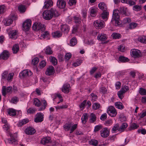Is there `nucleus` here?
<instances>
[{
    "label": "nucleus",
    "mask_w": 146,
    "mask_h": 146,
    "mask_svg": "<svg viewBox=\"0 0 146 146\" xmlns=\"http://www.w3.org/2000/svg\"><path fill=\"white\" fill-rule=\"evenodd\" d=\"M9 135L11 138L9 139H7V141L10 144H14L16 141V138L17 136V133H14L13 134L10 133Z\"/></svg>",
    "instance_id": "nucleus-9"
},
{
    "label": "nucleus",
    "mask_w": 146,
    "mask_h": 146,
    "mask_svg": "<svg viewBox=\"0 0 146 146\" xmlns=\"http://www.w3.org/2000/svg\"><path fill=\"white\" fill-rule=\"evenodd\" d=\"M116 107L119 109H122L124 108V106L120 102H117L115 103Z\"/></svg>",
    "instance_id": "nucleus-35"
},
{
    "label": "nucleus",
    "mask_w": 146,
    "mask_h": 146,
    "mask_svg": "<svg viewBox=\"0 0 146 146\" xmlns=\"http://www.w3.org/2000/svg\"><path fill=\"white\" fill-rule=\"evenodd\" d=\"M4 22L5 25L9 26L12 23L13 21L11 19H10L8 17L5 19V20H4Z\"/></svg>",
    "instance_id": "nucleus-38"
},
{
    "label": "nucleus",
    "mask_w": 146,
    "mask_h": 146,
    "mask_svg": "<svg viewBox=\"0 0 146 146\" xmlns=\"http://www.w3.org/2000/svg\"><path fill=\"white\" fill-rule=\"evenodd\" d=\"M42 17L44 19L46 20H50L52 17L49 10L45 11L43 13Z\"/></svg>",
    "instance_id": "nucleus-10"
},
{
    "label": "nucleus",
    "mask_w": 146,
    "mask_h": 146,
    "mask_svg": "<svg viewBox=\"0 0 146 146\" xmlns=\"http://www.w3.org/2000/svg\"><path fill=\"white\" fill-rule=\"evenodd\" d=\"M133 9L136 11H139L141 10V6L138 5H135L133 7Z\"/></svg>",
    "instance_id": "nucleus-52"
},
{
    "label": "nucleus",
    "mask_w": 146,
    "mask_h": 146,
    "mask_svg": "<svg viewBox=\"0 0 146 146\" xmlns=\"http://www.w3.org/2000/svg\"><path fill=\"white\" fill-rule=\"evenodd\" d=\"M89 121L91 123H94L96 120V116L93 113H91L89 116Z\"/></svg>",
    "instance_id": "nucleus-27"
},
{
    "label": "nucleus",
    "mask_w": 146,
    "mask_h": 146,
    "mask_svg": "<svg viewBox=\"0 0 146 146\" xmlns=\"http://www.w3.org/2000/svg\"><path fill=\"white\" fill-rule=\"evenodd\" d=\"M18 10L20 13H23L26 11V9L25 6L21 5L19 6Z\"/></svg>",
    "instance_id": "nucleus-33"
},
{
    "label": "nucleus",
    "mask_w": 146,
    "mask_h": 146,
    "mask_svg": "<svg viewBox=\"0 0 146 146\" xmlns=\"http://www.w3.org/2000/svg\"><path fill=\"white\" fill-rule=\"evenodd\" d=\"M77 124H74L72 125V127L70 129V133H72V132H73L77 128Z\"/></svg>",
    "instance_id": "nucleus-56"
},
{
    "label": "nucleus",
    "mask_w": 146,
    "mask_h": 146,
    "mask_svg": "<svg viewBox=\"0 0 146 146\" xmlns=\"http://www.w3.org/2000/svg\"><path fill=\"white\" fill-rule=\"evenodd\" d=\"M51 142V138L49 137H46L43 138L41 140L40 143L43 145L49 143Z\"/></svg>",
    "instance_id": "nucleus-25"
},
{
    "label": "nucleus",
    "mask_w": 146,
    "mask_h": 146,
    "mask_svg": "<svg viewBox=\"0 0 146 146\" xmlns=\"http://www.w3.org/2000/svg\"><path fill=\"white\" fill-rule=\"evenodd\" d=\"M31 25V21L30 19L26 20L23 23V29L25 31H28Z\"/></svg>",
    "instance_id": "nucleus-7"
},
{
    "label": "nucleus",
    "mask_w": 146,
    "mask_h": 146,
    "mask_svg": "<svg viewBox=\"0 0 146 146\" xmlns=\"http://www.w3.org/2000/svg\"><path fill=\"white\" fill-rule=\"evenodd\" d=\"M107 113L109 115L112 117H115L117 113L115 108L113 106L108 107L107 110Z\"/></svg>",
    "instance_id": "nucleus-6"
},
{
    "label": "nucleus",
    "mask_w": 146,
    "mask_h": 146,
    "mask_svg": "<svg viewBox=\"0 0 146 146\" xmlns=\"http://www.w3.org/2000/svg\"><path fill=\"white\" fill-rule=\"evenodd\" d=\"M117 130L120 131L119 125L118 124H116L113 126L111 129V131L113 133H115L116 132Z\"/></svg>",
    "instance_id": "nucleus-31"
},
{
    "label": "nucleus",
    "mask_w": 146,
    "mask_h": 146,
    "mask_svg": "<svg viewBox=\"0 0 146 146\" xmlns=\"http://www.w3.org/2000/svg\"><path fill=\"white\" fill-rule=\"evenodd\" d=\"M119 10L117 9L113 10V12L111 22L116 26H118L120 24L119 22L120 16L119 14Z\"/></svg>",
    "instance_id": "nucleus-1"
},
{
    "label": "nucleus",
    "mask_w": 146,
    "mask_h": 146,
    "mask_svg": "<svg viewBox=\"0 0 146 146\" xmlns=\"http://www.w3.org/2000/svg\"><path fill=\"white\" fill-rule=\"evenodd\" d=\"M138 40L141 43H146V36H142L139 37L138 38Z\"/></svg>",
    "instance_id": "nucleus-36"
},
{
    "label": "nucleus",
    "mask_w": 146,
    "mask_h": 146,
    "mask_svg": "<svg viewBox=\"0 0 146 146\" xmlns=\"http://www.w3.org/2000/svg\"><path fill=\"white\" fill-rule=\"evenodd\" d=\"M76 3V0H69L68 2V4L70 6L75 5Z\"/></svg>",
    "instance_id": "nucleus-64"
},
{
    "label": "nucleus",
    "mask_w": 146,
    "mask_h": 146,
    "mask_svg": "<svg viewBox=\"0 0 146 146\" xmlns=\"http://www.w3.org/2000/svg\"><path fill=\"white\" fill-rule=\"evenodd\" d=\"M61 30L65 33H67L69 31V28L68 25L65 24L61 26Z\"/></svg>",
    "instance_id": "nucleus-29"
},
{
    "label": "nucleus",
    "mask_w": 146,
    "mask_h": 146,
    "mask_svg": "<svg viewBox=\"0 0 146 146\" xmlns=\"http://www.w3.org/2000/svg\"><path fill=\"white\" fill-rule=\"evenodd\" d=\"M62 34L60 31H57L52 33L53 37L55 38H59L62 36Z\"/></svg>",
    "instance_id": "nucleus-32"
},
{
    "label": "nucleus",
    "mask_w": 146,
    "mask_h": 146,
    "mask_svg": "<svg viewBox=\"0 0 146 146\" xmlns=\"http://www.w3.org/2000/svg\"><path fill=\"white\" fill-rule=\"evenodd\" d=\"M138 24L137 23L132 22L130 23L129 25L128 28L132 29L135 28L137 26Z\"/></svg>",
    "instance_id": "nucleus-43"
},
{
    "label": "nucleus",
    "mask_w": 146,
    "mask_h": 146,
    "mask_svg": "<svg viewBox=\"0 0 146 146\" xmlns=\"http://www.w3.org/2000/svg\"><path fill=\"white\" fill-rule=\"evenodd\" d=\"M45 53L48 54H50L52 53L53 52L51 49V48L49 47H47L46 49L45 50Z\"/></svg>",
    "instance_id": "nucleus-51"
},
{
    "label": "nucleus",
    "mask_w": 146,
    "mask_h": 146,
    "mask_svg": "<svg viewBox=\"0 0 146 146\" xmlns=\"http://www.w3.org/2000/svg\"><path fill=\"white\" fill-rule=\"evenodd\" d=\"M127 124L126 123H122L121 126L120 127H119L120 132H122L127 127Z\"/></svg>",
    "instance_id": "nucleus-40"
},
{
    "label": "nucleus",
    "mask_w": 146,
    "mask_h": 146,
    "mask_svg": "<svg viewBox=\"0 0 146 146\" xmlns=\"http://www.w3.org/2000/svg\"><path fill=\"white\" fill-rule=\"evenodd\" d=\"M98 141L96 140L92 139L89 141V144L94 146H97L98 144Z\"/></svg>",
    "instance_id": "nucleus-46"
},
{
    "label": "nucleus",
    "mask_w": 146,
    "mask_h": 146,
    "mask_svg": "<svg viewBox=\"0 0 146 146\" xmlns=\"http://www.w3.org/2000/svg\"><path fill=\"white\" fill-rule=\"evenodd\" d=\"M9 37L14 39H15L17 38V32L15 30L11 31H10L9 33Z\"/></svg>",
    "instance_id": "nucleus-23"
},
{
    "label": "nucleus",
    "mask_w": 146,
    "mask_h": 146,
    "mask_svg": "<svg viewBox=\"0 0 146 146\" xmlns=\"http://www.w3.org/2000/svg\"><path fill=\"white\" fill-rule=\"evenodd\" d=\"M12 91V87L9 86L6 88L5 86H3L2 87V93L3 95L5 96L6 93L11 92Z\"/></svg>",
    "instance_id": "nucleus-11"
},
{
    "label": "nucleus",
    "mask_w": 146,
    "mask_h": 146,
    "mask_svg": "<svg viewBox=\"0 0 146 146\" xmlns=\"http://www.w3.org/2000/svg\"><path fill=\"white\" fill-rule=\"evenodd\" d=\"M139 92L141 95H146V90L143 88H140Z\"/></svg>",
    "instance_id": "nucleus-57"
},
{
    "label": "nucleus",
    "mask_w": 146,
    "mask_h": 146,
    "mask_svg": "<svg viewBox=\"0 0 146 146\" xmlns=\"http://www.w3.org/2000/svg\"><path fill=\"white\" fill-rule=\"evenodd\" d=\"M100 104L98 103H94L92 105V108L94 110H96L100 108Z\"/></svg>",
    "instance_id": "nucleus-42"
},
{
    "label": "nucleus",
    "mask_w": 146,
    "mask_h": 146,
    "mask_svg": "<svg viewBox=\"0 0 146 146\" xmlns=\"http://www.w3.org/2000/svg\"><path fill=\"white\" fill-rule=\"evenodd\" d=\"M35 110L33 108H29L27 111V113L31 114L35 113Z\"/></svg>",
    "instance_id": "nucleus-61"
},
{
    "label": "nucleus",
    "mask_w": 146,
    "mask_h": 146,
    "mask_svg": "<svg viewBox=\"0 0 146 146\" xmlns=\"http://www.w3.org/2000/svg\"><path fill=\"white\" fill-rule=\"evenodd\" d=\"M130 53L131 56L134 58L138 57L140 56V51L137 49H132L131 50Z\"/></svg>",
    "instance_id": "nucleus-12"
},
{
    "label": "nucleus",
    "mask_w": 146,
    "mask_h": 146,
    "mask_svg": "<svg viewBox=\"0 0 146 146\" xmlns=\"http://www.w3.org/2000/svg\"><path fill=\"white\" fill-rule=\"evenodd\" d=\"M49 36V33L47 31L44 32L41 34V36L44 38H47Z\"/></svg>",
    "instance_id": "nucleus-54"
},
{
    "label": "nucleus",
    "mask_w": 146,
    "mask_h": 146,
    "mask_svg": "<svg viewBox=\"0 0 146 146\" xmlns=\"http://www.w3.org/2000/svg\"><path fill=\"white\" fill-rule=\"evenodd\" d=\"M9 18L10 19H11L13 21V20H16L17 19V15L14 13H12L10 15L9 17Z\"/></svg>",
    "instance_id": "nucleus-55"
},
{
    "label": "nucleus",
    "mask_w": 146,
    "mask_h": 146,
    "mask_svg": "<svg viewBox=\"0 0 146 146\" xmlns=\"http://www.w3.org/2000/svg\"><path fill=\"white\" fill-rule=\"evenodd\" d=\"M98 8L95 7H93L90 8L89 10L90 15L92 17H95L97 14V12L98 11Z\"/></svg>",
    "instance_id": "nucleus-16"
},
{
    "label": "nucleus",
    "mask_w": 146,
    "mask_h": 146,
    "mask_svg": "<svg viewBox=\"0 0 146 146\" xmlns=\"http://www.w3.org/2000/svg\"><path fill=\"white\" fill-rule=\"evenodd\" d=\"M25 132L26 134L31 135L34 134L35 132L36 131L33 128L29 127L25 130Z\"/></svg>",
    "instance_id": "nucleus-17"
},
{
    "label": "nucleus",
    "mask_w": 146,
    "mask_h": 146,
    "mask_svg": "<svg viewBox=\"0 0 146 146\" xmlns=\"http://www.w3.org/2000/svg\"><path fill=\"white\" fill-rule=\"evenodd\" d=\"M74 20L75 23L77 24H80L81 23V18L79 17H74Z\"/></svg>",
    "instance_id": "nucleus-53"
},
{
    "label": "nucleus",
    "mask_w": 146,
    "mask_h": 146,
    "mask_svg": "<svg viewBox=\"0 0 146 146\" xmlns=\"http://www.w3.org/2000/svg\"><path fill=\"white\" fill-rule=\"evenodd\" d=\"M29 122V120L27 119H24L21 121H20L19 122L18 125L21 127L25 124Z\"/></svg>",
    "instance_id": "nucleus-37"
},
{
    "label": "nucleus",
    "mask_w": 146,
    "mask_h": 146,
    "mask_svg": "<svg viewBox=\"0 0 146 146\" xmlns=\"http://www.w3.org/2000/svg\"><path fill=\"white\" fill-rule=\"evenodd\" d=\"M8 113L10 116H14L17 114V111L16 110L12 108H10L7 110Z\"/></svg>",
    "instance_id": "nucleus-30"
},
{
    "label": "nucleus",
    "mask_w": 146,
    "mask_h": 146,
    "mask_svg": "<svg viewBox=\"0 0 146 146\" xmlns=\"http://www.w3.org/2000/svg\"><path fill=\"white\" fill-rule=\"evenodd\" d=\"M113 38L114 39H119L121 37V35L120 34L117 33H113L111 35Z\"/></svg>",
    "instance_id": "nucleus-41"
},
{
    "label": "nucleus",
    "mask_w": 146,
    "mask_h": 146,
    "mask_svg": "<svg viewBox=\"0 0 146 146\" xmlns=\"http://www.w3.org/2000/svg\"><path fill=\"white\" fill-rule=\"evenodd\" d=\"M54 71V67L52 66H50L47 69L46 74L48 76L50 75L53 73Z\"/></svg>",
    "instance_id": "nucleus-21"
},
{
    "label": "nucleus",
    "mask_w": 146,
    "mask_h": 146,
    "mask_svg": "<svg viewBox=\"0 0 146 146\" xmlns=\"http://www.w3.org/2000/svg\"><path fill=\"white\" fill-rule=\"evenodd\" d=\"M44 114L41 112L37 113L35 116L34 121L36 123L41 122L43 121Z\"/></svg>",
    "instance_id": "nucleus-5"
},
{
    "label": "nucleus",
    "mask_w": 146,
    "mask_h": 146,
    "mask_svg": "<svg viewBox=\"0 0 146 146\" xmlns=\"http://www.w3.org/2000/svg\"><path fill=\"white\" fill-rule=\"evenodd\" d=\"M39 61V60L38 58H34L32 61V64L33 65H35L38 64Z\"/></svg>",
    "instance_id": "nucleus-58"
},
{
    "label": "nucleus",
    "mask_w": 146,
    "mask_h": 146,
    "mask_svg": "<svg viewBox=\"0 0 146 146\" xmlns=\"http://www.w3.org/2000/svg\"><path fill=\"white\" fill-rule=\"evenodd\" d=\"M110 131L106 127L100 131V135L102 137L106 138L109 136L110 134Z\"/></svg>",
    "instance_id": "nucleus-8"
},
{
    "label": "nucleus",
    "mask_w": 146,
    "mask_h": 146,
    "mask_svg": "<svg viewBox=\"0 0 146 146\" xmlns=\"http://www.w3.org/2000/svg\"><path fill=\"white\" fill-rule=\"evenodd\" d=\"M90 97L91 98V101L92 102L96 101L98 99L97 95L94 93L90 94Z\"/></svg>",
    "instance_id": "nucleus-50"
},
{
    "label": "nucleus",
    "mask_w": 146,
    "mask_h": 146,
    "mask_svg": "<svg viewBox=\"0 0 146 146\" xmlns=\"http://www.w3.org/2000/svg\"><path fill=\"white\" fill-rule=\"evenodd\" d=\"M107 38V36L106 34L103 33L99 34L97 37V39L101 41H105Z\"/></svg>",
    "instance_id": "nucleus-18"
},
{
    "label": "nucleus",
    "mask_w": 146,
    "mask_h": 146,
    "mask_svg": "<svg viewBox=\"0 0 146 146\" xmlns=\"http://www.w3.org/2000/svg\"><path fill=\"white\" fill-rule=\"evenodd\" d=\"M23 77H26L27 76H30L32 74V72L31 71L27 70H23L21 73Z\"/></svg>",
    "instance_id": "nucleus-26"
},
{
    "label": "nucleus",
    "mask_w": 146,
    "mask_h": 146,
    "mask_svg": "<svg viewBox=\"0 0 146 146\" xmlns=\"http://www.w3.org/2000/svg\"><path fill=\"white\" fill-rule=\"evenodd\" d=\"M70 85L68 83L64 84L62 88V91L65 93H68L69 92Z\"/></svg>",
    "instance_id": "nucleus-15"
},
{
    "label": "nucleus",
    "mask_w": 146,
    "mask_h": 146,
    "mask_svg": "<svg viewBox=\"0 0 146 146\" xmlns=\"http://www.w3.org/2000/svg\"><path fill=\"white\" fill-rule=\"evenodd\" d=\"M109 15V13L108 12L104 11L100 15V16L102 19L107 20L108 18Z\"/></svg>",
    "instance_id": "nucleus-34"
},
{
    "label": "nucleus",
    "mask_w": 146,
    "mask_h": 146,
    "mask_svg": "<svg viewBox=\"0 0 146 146\" xmlns=\"http://www.w3.org/2000/svg\"><path fill=\"white\" fill-rule=\"evenodd\" d=\"M119 60L121 62H128L129 60L127 58L123 56H120L119 58Z\"/></svg>",
    "instance_id": "nucleus-44"
},
{
    "label": "nucleus",
    "mask_w": 146,
    "mask_h": 146,
    "mask_svg": "<svg viewBox=\"0 0 146 146\" xmlns=\"http://www.w3.org/2000/svg\"><path fill=\"white\" fill-rule=\"evenodd\" d=\"M53 5V2L51 0H46L44 5L43 7L44 9H48L49 7H51Z\"/></svg>",
    "instance_id": "nucleus-24"
},
{
    "label": "nucleus",
    "mask_w": 146,
    "mask_h": 146,
    "mask_svg": "<svg viewBox=\"0 0 146 146\" xmlns=\"http://www.w3.org/2000/svg\"><path fill=\"white\" fill-rule=\"evenodd\" d=\"M81 63V61L80 60H79L73 63L72 65L74 67H76L80 65Z\"/></svg>",
    "instance_id": "nucleus-59"
},
{
    "label": "nucleus",
    "mask_w": 146,
    "mask_h": 146,
    "mask_svg": "<svg viewBox=\"0 0 146 146\" xmlns=\"http://www.w3.org/2000/svg\"><path fill=\"white\" fill-rule=\"evenodd\" d=\"M50 60L51 62L54 65H56L57 63V60L54 57L50 56Z\"/></svg>",
    "instance_id": "nucleus-47"
},
{
    "label": "nucleus",
    "mask_w": 146,
    "mask_h": 146,
    "mask_svg": "<svg viewBox=\"0 0 146 146\" xmlns=\"http://www.w3.org/2000/svg\"><path fill=\"white\" fill-rule=\"evenodd\" d=\"M10 54L8 51L5 50L0 54V59L7 60L9 57Z\"/></svg>",
    "instance_id": "nucleus-13"
},
{
    "label": "nucleus",
    "mask_w": 146,
    "mask_h": 146,
    "mask_svg": "<svg viewBox=\"0 0 146 146\" xmlns=\"http://www.w3.org/2000/svg\"><path fill=\"white\" fill-rule=\"evenodd\" d=\"M57 5L59 8L64 9L65 7L66 3L63 0H59L57 2Z\"/></svg>",
    "instance_id": "nucleus-20"
},
{
    "label": "nucleus",
    "mask_w": 146,
    "mask_h": 146,
    "mask_svg": "<svg viewBox=\"0 0 146 146\" xmlns=\"http://www.w3.org/2000/svg\"><path fill=\"white\" fill-rule=\"evenodd\" d=\"M77 43L76 39L75 37H73L70 40V45L71 46H73L75 45Z\"/></svg>",
    "instance_id": "nucleus-39"
},
{
    "label": "nucleus",
    "mask_w": 146,
    "mask_h": 146,
    "mask_svg": "<svg viewBox=\"0 0 146 146\" xmlns=\"http://www.w3.org/2000/svg\"><path fill=\"white\" fill-rule=\"evenodd\" d=\"M138 126L136 123H133L131 125L130 128V130L135 129H137Z\"/></svg>",
    "instance_id": "nucleus-63"
},
{
    "label": "nucleus",
    "mask_w": 146,
    "mask_h": 146,
    "mask_svg": "<svg viewBox=\"0 0 146 146\" xmlns=\"http://www.w3.org/2000/svg\"><path fill=\"white\" fill-rule=\"evenodd\" d=\"M19 50V48L18 44H15L13 46L12 50L14 53H17Z\"/></svg>",
    "instance_id": "nucleus-48"
},
{
    "label": "nucleus",
    "mask_w": 146,
    "mask_h": 146,
    "mask_svg": "<svg viewBox=\"0 0 146 146\" xmlns=\"http://www.w3.org/2000/svg\"><path fill=\"white\" fill-rule=\"evenodd\" d=\"M72 124L71 123L66 124L63 126V127L65 131H69L71 127Z\"/></svg>",
    "instance_id": "nucleus-45"
},
{
    "label": "nucleus",
    "mask_w": 146,
    "mask_h": 146,
    "mask_svg": "<svg viewBox=\"0 0 146 146\" xmlns=\"http://www.w3.org/2000/svg\"><path fill=\"white\" fill-rule=\"evenodd\" d=\"M129 90V87L127 86H124L123 87L121 90L117 92V95L119 98L122 99L124 97L123 94Z\"/></svg>",
    "instance_id": "nucleus-4"
},
{
    "label": "nucleus",
    "mask_w": 146,
    "mask_h": 146,
    "mask_svg": "<svg viewBox=\"0 0 146 146\" xmlns=\"http://www.w3.org/2000/svg\"><path fill=\"white\" fill-rule=\"evenodd\" d=\"M102 128V126L101 125H96L94 127V131L95 132H97L100 130Z\"/></svg>",
    "instance_id": "nucleus-60"
},
{
    "label": "nucleus",
    "mask_w": 146,
    "mask_h": 146,
    "mask_svg": "<svg viewBox=\"0 0 146 146\" xmlns=\"http://www.w3.org/2000/svg\"><path fill=\"white\" fill-rule=\"evenodd\" d=\"M34 104L37 107L41 105V102L40 100L37 98H35L34 99Z\"/></svg>",
    "instance_id": "nucleus-49"
},
{
    "label": "nucleus",
    "mask_w": 146,
    "mask_h": 146,
    "mask_svg": "<svg viewBox=\"0 0 146 146\" xmlns=\"http://www.w3.org/2000/svg\"><path fill=\"white\" fill-rule=\"evenodd\" d=\"M49 10L52 17L53 16L55 17H58L59 15L60 14L59 13L55 8H51Z\"/></svg>",
    "instance_id": "nucleus-22"
},
{
    "label": "nucleus",
    "mask_w": 146,
    "mask_h": 146,
    "mask_svg": "<svg viewBox=\"0 0 146 146\" xmlns=\"http://www.w3.org/2000/svg\"><path fill=\"white\" fill-rule=\"evenodd\" d=\"M5 9V7L4 5H0V14L4 13Z\"/></svg>",
    "instance_id": "nucleus-62"
},
{
    "label": "nucleus",
    "mask_w": 146,
    "mask_h": 146,
    "mask_svg": "<svg viewBox=\"0 0 146 146\" xmlns=\"http://www.w3.org/2000/svg\"><path fill=\"white\" fill-rule=\"evenodd\" d=\"M89 117V114L87 113H84L82 115L81 118L82 123L83 124H85L88 121Z\"/></svg>",
    "instance_id": "nucleus-19"
},
{
    "label": "nucleus",
    "mask_w": 146,
    "mask_h": 146,
    "mask_svg": "<svg viewBox=\"0 0 146 146\" xmlns=\"http://www.w3.org/2000/svg\"><path fill=\"white\" fill-rule=\"evenodd\" d=\"M33 29L35 31H39L43 32L45 30V27L44 25L40 22L35 23L32 27Z\"/></svg>",
    "instance_id": "nucleus-2"
},
{
    "label": "nucleus",
    "mask_w": 146,
    "mask_h": 146,
    "mask_svg": "<svg viewBox=\"0 0 146 146\" xmlns=\"http://www.w3.org/2000/svg\"><path fill=\"white\" fill-rule=\"evenodd\" d=\"M98 7L99 9L103 11H105L107 9V7L106 4L104 3H100L98 4Z\"/></svg>",
    "instance_id": "nucleus-28"
},
{
    "label": "nucleus",
    "mask_w": 146,
    "mask_h": 146,
    "mask_svg": "<svg viewBox=\"0 0 146 146\" xmlns=\"http://www.w3.org/2000/svg\"><path fill=\"white\" fill-rule=\"evenodd\" d=\"M120 13L125 16H128L130 15V13L129 12L127 7H122L119 9Z\"/></svg>",
    "instance_id": "nucleus-14"
},
{
    "label": "nucleus",
    "mask_w": 146,
    "mask_h": 146,
    "mask_svg": "<svg viewBox=\"0 0 146 146\" xmlns=\"http://www.w3.org/2000/svg\"><path fill=\"white\" fill-rule=\"evenodd\" d=\"M94 26L97 29H101L105 26V23L103 21L97 20L94 23Z\"/></svg>",
    "instance_id": "nucleus-3"
}]
</instances>
